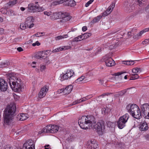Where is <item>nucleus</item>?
Listing matches in <instances>:
<instances>
[{
  "label": "nucleus",
  "instance_id": "obj_1",
  "mask_svg": "<svg viewBox=\"0 0 149 149\" xmlns=\"http://www.w3.org/2000/svg\"><path fill=\"white\" fill-rule=\"evenodd\" d=\"M80 127L84 130L91 128L96 131L99 134L102 135L105 130L104 122L103 120L97 122L95 117L92 115L83 116L78 121Z\"/></svg>",
  "mask_w": 149,
  "mask_h": 149
},
{
  "label": "nucleus",
  "instance_id": "obj_2",
  "mask_svg": "<svg viewBox=\"0 0 149 149\" xmlns=\"http://www.w3.org/2000/svg\"><path fill=\"white\" fill-rule=\"evenodd\" d=\"M7 75L9 84L12 90L15 91H21L23 84L19 77H17L16 74L14 75L9 73L7 74Z\"/></svg>",
  "mask_w": 149,
  "mask_h": 149
},
{
  "label": "nucleus",
  "instance_id": "obj_3",
  "mask_svg": "<svg viewBox=\"0 0 149 149\" xmlns=\"http://www.w3.org/2000/svg\"><path fill=\"white\" fill-rule=\"evenodd\" d=\"M16 107L15 104H13L7 106L4 111V122L7 125L11 123L15 114Z\"/></svg>",
  "mask_w": 149,
  "mask_h": 149
},
{
  "label": "nucleus",
  "instance_id": "obj_4",
  "mask_svg": "<svg viewBox=\"0 0 149 149\" xmlns=\"http://www.w3.org/2000/svg\"><path fill=\"white\" fill-rule=\"evenodd\" d=\"M141 111L138 107V109L135 111L134 114L132 115L134 118L139 119L143 115L144 117L149 119V105L148 104H143L141 107Z\"/></svg>",
  "mask_w": 149,
  "mask_h": 149
},
{
  "label": "nucleus",
  "instance_id": "obj_5",
  "mask_svg": "<svg viewBox=\"0 0 149 149\" xmlns=\"http://www.w3.org/2000/svg\"><path fill=\"white\" fill-rule=\"evenodd\" d=\"M53 16L54 17V19H64L65 18L71 19L72 18V16L69 13L62 12L54 13Z\"/></svg>",
  "mask_w": 149,
  "mask_h": 149
},
{
  "label": "nucleus",
  "instance_id": "obj_6",
  "mask_svg": "<svg viewBox=\"0 0 149 149\" xmlns=\"http://www.w3.org/2000/svg\"><path fill=\"white\" fill-rule=\"evenodd\" d=\"M106 65L108 67H112L114 66L115 62L111 57H109L107 55L105 56L103 58Z\"/></svg>",
  "mask_w": 149,
  "mask_h": 149
},
{
  "label": "nucleus",
  "instance_id": "obj_7",
  "mask_svg": "<svg viewBox=\"0 0 149 149\" xmlns=\"http://www.w3.org/2000/svg\"><path fill=\"white\" fill-rule=\"evenodd\" d=\"M28 9L31 12H40L43 10V8L39 7L38 6H36L33 3H31L29 5L28 7Z\"/></svg>",
  "mask_w": 149,
  "mask_h": 149
},
{
  "label": "nucleus",
  "instance_id": "obj_8",
  "mask_svg": "<svg viewBox=\"0 0 149 149\" xmlns=\"http://www.w3.org/2000/svg\"><path fill=\"white\" fill-rule=\"evenodd\" d=\"M126 109L132 115L134 114L135 111L138 109V107L135 104H129L127 106Z\"/></svg>",
  "mask_w": 149,
  "mask_h": 149
},
{
  "label": "nucleus",
  "instance_id": "obj_9",
  "mask_svg": "<svg viewBox=\"0 0 149 149\" xmlns=\"http://www.w3.org/2000/svg\"><path fill=\"white\" fill-rule=\"evenodd\" d=\"M8 87L7 82L3 79H0V90L5 92L7 90Z\"/></svg>",
  "mask_w": 149,
  "mask_h": 149
},
{
  "label": "nucleus",
  "instance_id": "obj_10",
  "mask_svg": "<svg viewBox=\"0 0 149 149\" xmlns=\"http://www.w3.org/2000/svg\"><path fill=\"white\" fill-rule=\"evenodd\" d=\"M88 149H97V146H98L96 141L94 140L88 141Z\"/></svg>",
  "mask_w": 149,
  "mask_h": 149
},
{
  "label": "nucleus",
  "instance_id": "obj_11",
  "mask_svg": "<svg viewBox=\"0 0 149 149\" xmlns=\"http://www.w3.org/2000/svg\"><path fill=\"white\" fill-rule=\"evenodd\" d=\"M63 5L70 7H74L76 5L75 1L74 0H63Z\"/></svg>",
  "mask_w": 149,
  "mask_h": 149
},
{
  "label": "nucleus",
  "instance_id": "obj_12",
  "mask_svg": "<svg viewBox=\"0 0 149 149\" xmlns=\"http://www.w3.org/2000/svg\"><path fill=\"white\" fill-rule=\"evenodd\" d=\"M72 88V86L71 85H70L65 88L61 89L60 91H62V92H63L64 93V94L66 95L71 93Z\"/></svg>",
  "mask_w": 149,
  "mask_h": 149
},
{
  "label": "nucleus",
  "instance_id": "obj_13",
  "mask_svg": "<svg viewBox=\"0 0 149 149\" xmlns=\"http://www.w3.org/2000/svg\"><path fill=\"white\" fill-rule=\"evenodd\" d=\"M49 133H54L57 132L59 129V127L56 125H49Z\"/></svg>",
  "mask_w": 149,
  "mask_h": 149
},
{
  "label": "nucleus",
  "instance_id": "obj_14",
  "mask_svg": "<svg viewBox=\"0 0 149 149\" xmlns=\"http://www.w3.org/2000/svg\"><path fill=\"white\" fill-rule=\"evenodd\" d=\"M139 127L140 129L143 131H146L148 128L147 124L144 121L141 122Z\"/></svg>",
  "mask_w": 149,
  "mask_h": 149
},
{
  "label": "nucleus",
  "instance_id": "obj_15",
  "mask_svg": "<svg viewBox=\"0 0 149 149\" xmlns=\"http://www.w3.org/2000/svg\"><path fill=\"white\" fill-rule=\"evenodd\" d=\"M9 8L5 5L4 8H1L0 10V11L2 14H5L7 15H12L10 13L9 14Z\"/></svg>",
  "mask_w": 149,
  "mask_h": 149
},
{
  "label": "nucleus",
  "instance_id": "obj_16",
  "mask_svg": "<svg viewBox=\"0 0 149 149\" xmlns=\"http://www.w3.org/2000/svg\"><path fill=\"white\" fill-rule=\"evenodd\" d=\"M129 118V115L128 114L126 113L122 116L120 117L119 120L122 121L125 123L127 122Z\"/></svg>",
  "mask_w": 149,
  "mask_h": 149
},
{
  "label": "nucleus",
  "instance_id": "obj_17",
  "mask_svg": "<svg viewBox=\"0 0 149 149\" xmlns=\"http://www.w3.org/2000/svg\"><path fill=\"white\" fill-rule=\"evenodd\" d=\"M125 124L126 123L118 119L117 121V125L119 128L122 129L125 126Z\"/></svg>",
  "mask_w": 149,
  "mask_h": 149
},
{
  "label": "nucleus",
  "instance_id": "obj_18",
  "mask_svg": "<svg viewBox=\"0 0 149 149\" xmlns=\"http://www.w3.org/2000/svg\"><path fill=\"white\" fill-rule=\"evenodd\" d=\"M115 5V2H112L110 6L106 10L108 13V14H110L112 11V9L114 8Z\"/></svg>",
  "mask_w": 149,
  "mask_h": 149
},
{
  "label": "nucleus",
  "instance_id": "obj_19",
  "mask_svg": "<svg viewBox=\"0 0 149 149\" xmlns=\"http://www.w3.org/2000/svg\"><path fill=\"white\" fill-rule=\"evenodd\" d=\"M129 89V88H128L127 89H124L121 91L118 92L115 95V96L116 97H118L119 96H122L123 95L127 92V90Z\"/></svg>",
  "mask_w": 149,
  "mask_h": 149
},
{
  "label": "nucleus",
  "instance_id": "obj_20",
  "mask_svg": "<svg viewBox=\"0 0 149 149\" xmlns=\"http://www.w3.org/2000/svg\"><path fill=\"white\" fill-rule=\"evenodd\" d=\"M109 14L106 11L101 13L100 15L97 16L95 19H101L103 17L107 16Z\"/></svg>",
  "mask_w": 149,
  "mask_h": 149
},
{
  "label": "nucleus",
  "instance_id": "obj_21",
  "mask_svg": "<svg viewBox=\"0 0 149 149\" xmlns=\"http://www.w3.org/2000/svg\"><path fill=\"white\" fill-rule=\"evenodd\" d=\"M10 65V63L8 61H6V62H1L0 63V68H2L7 67Z\"/></svg>",
  "mask_w": 149,
  "mask_h": 149
},
{
  "label": "nucleus",
  "instance_id": "obj_22",
  "mask_svg": "<svg viewBox=\"0 0 149 149\" xmlns=\"http://www.w3.org/2000/svg\"><path fill=\"white\" fill-rule=\"evenodd\" d=\"M36 58H42V59L45 58V56L43 54L42 52H38L36 56Z\"/></svg>",
  "mask_w": 149,
  "mask_h": 149
},
{
  "label": "nucleus",
  "instance_id": "obj_23",
  "mask_svg": "<svg viewBox=\"0 0 149 149\" xmlns=\"http://www.w3.org/2000/svg\"><path fill=\"white\" fill-rule=\"evenodd\" d=\"M70 78L74 74L73 71L72 70H68L66 73Z\"/></svg>",
  "mask_w": 149,
  "mask_h": 149
},
{
  "label": "nucleus",
  "instance_id": "obj_24",
  "mask_svg": "<svg viewBox=\"0 0 149 149\" xmlns=\"http://www.w3.org/2000/svg\"><path fill=\"white\" fill-rule=\"evenodd\" d=\"M63 0L55 1L52 2V4L53 6H56L61 4L63 3Z\"/></svg>",
  "mask_w": 149,
  "mask_h": 149
},
{
  "label": "nucleus",
  "instance_id": "obj_25",
  "mask_svg": "<svg viewBox=\"0 0 149 149\" xmlns=\"http://www.w3.org/2000/svg\"><path fill=\"white\" fill-rule=\"evenodd\" d=\"M92 34L90 33H86L82 34L83 36L82 39H85L90 37Z\"/></svg>",
  "mask_w": 149,
  "mask_h": 149
},
{
  "label": "nucleus",
  "instance_id": "obj_26",
  "mask_svg": "<svg viewBox=\"0 0 149 149\" xmlns=\"http://www.w3.org/2000/svg\"><path fill=\"white\" fill-rule=\"evenodd\" d=\"M49 125H47V126H46V127L43 128L42 130V132L45 133L48 132L49 133Z\"/></svg>",
  "mask_w": 149,
  "mask_h": 149
},
{
  "label": "nucleus",
  "instance_id": "obj_27",
  "mask_svg": "<svg viewBox=\"0 0 149 149\" xmlns=\"http://www.w3.org/2000/svg\"><path fill=\"white\" fill-rule=\"evenodd\" d=\"M70 79V78L68 76V75L66 73L62 76L61 78V81H63L65 80L68 79Z\"/></svg>",
  "mask_w": 149,
  "mask_h": 149
},
{
  "label": "nucleus",
  "instance_id": "obj_28",
  "mask_svg": "<svg viewBox=\"0 0 149 149\" xmlns=\"http://www.w3.org/2000/svg\"><path fill=\"white\" fill-rule=\"evenodd\" d=\"M139 78V76L137 74H134L132 75L131 76L130 80H135L138 79Z\"/></svg>",
  "mask_w": 149,
  "mask_h": 149
},
{
  "label": "nucleus",
  "instance_id": "obj_29",
  "mask_svg": "<svg viewBox=\"0 0 149 149\" xmlns=\"http://www.w3.org/2000/svg\"><path fill=\"white\" fill-rule=\"evenodd\" d=\"M102 113L103 114L104 113V114L107 113L110 111V109H109L108 107H106V108H102Z\"/></svg>",
  "mask_w": 149,
  "mask_h": 149
},
{
  "label": "nucleus",
  "instance_id": "obj_30",
  "mask_svg": "<svg viewBox=\"0 0 149 149\" xmlns=\"http://www.w3.org/2000/svg\"><path fill=\"white\" fill-rule=\"evenodd\" d=\"M21 118L19 119L20 120H26L28 118L26 116V115H27L26 114H21Z\"/></svg>",
  "mask_w": 149,
  "mask_h": 149
},
{
  "label": "nucleus",
  "instance_id": "obj_31",
  "mask_svg": "<svg viewBox=\"0 0 149 149\" xmlns=\"http://www.w3.org/2000/svg\"><path fill=\"white\" fill-rule=\"evenodd\" d=\"M137 4L138 5L140 6H142L143 5L144 2L145 1L144 0H137Z\"/></svg>",
  "mask_w": 149,
  "mask_h": 149
},
{
  "label": "nucleus",
  "instance_id": "obj_32",
  "mask_svg": "<svg viewBox=\"0 0 149 149\" xmlns=\"http://www.w3.org/2000/svg\"><path fill=\"white\" fill-rule=\"evenodd\" d=\"M27 27V24L25 22L24 23H21L20 24V28L22 30L25 29Z\"/></svg>",
  "mask_w": 149,
  "mask_h": 149
},
{
  "label": "nucleus",
  "instance_id": "obj_33",
  "mask_svg": "<svg viewBox=\"0 0 149 149\" xmlns=\"http://www.w3.org/2000/svg\"><path fill=\"white\" fill-rule=\"evenodd\" d=\"M48 91V89L47 88L46 86L43 87L41 88V91L40 92H41L42 93H44L46 94L47 92Z\"/></svg>",
  "mask_w": 149,
  "mask_h": 149
},
{
  "label": "nucleus",
  "instance_id": "obj_34",
  "mask_svg": "<svg viewBox=\"0 0 149 149\" xmlns=\"http://www.w3.org/2000/svg\"><path fill=\"white\" fill-rule=\"evenodd\" d=\"M85 78V77L84 76H82L81 77L78 78L75 81L76 83H77L79 81H82Z\"/></svg>",
  "mask_w": 149,
  "mask_h": 149
},
{
  "label": "nucleus",
  "instance_id": "obj_35",
  "mask_svg": "<svg viewBox=\"0 0 149 149\" xmlns=\"http://www.w3.org/2000/svg\"><path fill=\"white\" fill-rule=\"evenodd\" d=\"M29 21H26L25 22V23L27 24V27H28L29 28H31L33 27L34 26V24L33 23L31 24V22H28Z\"/></svg>",
  "mask_w": 149,
  "mask_h": 149
},
{
  "label": "nucleus",
  "instance_id": "obj_36",
  "mask_svg": "<svg viewBox=\"0 0 149 149\" xmlns=\"http://www.w3.org/2000/svg\"><path fill=\"white\" fill-rule=\"evenodd\" d=\"M43 59H44V62L46 64L48 65L51 63V62L49 60V58L47 56H45V58Z\"/></svg>",
  "mask_w": 149,
  "mask_h": 149
},
{
  "label": "nucleus",
  "instance_id": "obj_37",
  "mask_svg": "<svg viewBox=\"0 0 149 149\" xmlns=\"http://www.w3.org/2000/svg\"><path fill=\"white\" fill-rule=\"evenodd\" d=\"M62 49V47H60L55 49L53 50L52 51V52L53 53H56L57 52H60V51L63 50Z\"/></svg>",
  "mask_w": 149,
  "mask_h": 149
},
{
  "label": "nucleus",
  "instance_id": "obj_38",
  "mask_svg": "<svg viewBox=\"0 0 149 149\" xmlns=\"http://www.w3.org/2000/svg\"><path fill=\"white\" fill-rule=\"evenodd\" d=\"M81 99L79 100H76L75 101L73 102L72 103V104H70V106H71L73 105L77 104L79 103L82 102H81Z\"/></svg>",
  "mask_w": 149,
  "mask_h": 149
},
{
  "label": "nucleus",
  "instance_id": "obj_39",
  "mask_svg": "<svg viewBox=\"0 0 149 149\" xmlns=\"http://www.w3.org/2000/svg\"><path fill=\"white\" fill-rule=\"evenodd\" d=\"M107 126L109 128L113 127L114 126V124L113 123L109 121L107 123Z\"/></svg>",
  "mask_w": 149,
  "mask_h": 149
},
{
  "label": "nucleus",
  "instance_id": "obj_40",
  "mask_svg": "<svg viewBox=\"0 0 149 149\" xmlns=\"http://www.w3.org/2000/svg\"><path fill=\"white\" fill-rule=\"evenodd\" d=\"M45 93H42L41 92H40L39 94H38V96L40 98H42L45 96L46 95Z\"/></svg>",
  "mask_w": 149,
  "mask_h": 149
},
{
  "label": "nucleus",
  "instance_id": "obj_41",
  "mask_svg": "<svg viewBox=\"0 0 149 149\" xmlns=\"http://www.w3.org/2000/svg\"><path fill=\"white\" fill-rule=\"evenodd\" d=\"M126 73V72H123V71H122L121 72H116V73H115L113 74V75H115V76H120V75H121V74L124 73Z\"/></svg>",
  "mask_w": 149,
  "mask_h": 149
},
{
  "label": "nucleus",
  "instance_id": "obj_42",
  "mask_svg": "<svg viewBox=\"0 0 149 149\" xmlns=\"http://www.w3.org/2000/svg\"><path fill=\"white\" fill-rule=\"evenodd\" d=\"M71 47L69 46H64L62 47V49L63 50H65L69 49H71Z\"/></svg>",
  "mask_w": 149,
  "mask_h": 149
},
{
  "label": "nucleus",
  "instance_id": "obj_43",
  "mask_svg": "<svg viewBox=\"0 0 149 149\" xmlns=\"http://www.w3.org/2000/svg\"><path fill=\"white\" fill-rule=\"evenodd\" d=\"M59 20L58 21V22H60L61 24L64 22H66L68 21L69 20H70V19H59Z\"/></svg>",
  "mask_w": 149,
  "mask_h": 149
},
{
  "label": "nucleus",
  "instance_id": "obj_44",
  "mask_svg": "<svg viewBox=\"0 0 149 149\" xmlns=\"http://www.w3.org/2000/svg\"><path fill=\"white\" fill-rule=\"evenodd\" d=\"M100 19H93V20L90 22L91 25H93L94 23L98 22Z\"/></svg>",
  "mask_w": 149,
  "mask_h": 149
},
{
  "label": "nucleus",
  "instance_id": "obj_45",
  "mask_svg": "<svg viewBox=\"0 0 149 149\" xmlns=\"http://www.w3.org/2000/svg\"><path fill=\"white\" fill-rule=\"evenodd\" d=\"M138 68H133L132 70V72L133 73H137L139 72V71H138Z\"/></svg>",
  "mask_w": 149,
  "mask_h": 149
},
{
  "label": "nucleus",
  "instance_id": "obj_46",
  "mask_svg": "<svg viewBox=\"0 0 149 149\" xmlns=\"http://www.w3.org/2000/svg\"><path fill=\"white\" fill-rule=\"evenodd\" d=\"M40 45V43L38 41H36L35 43H33L32 44L33 46H35L36 45L39 46Z\"/></svg>",
  "mask_w": 149,
  "mask_h": 149
},
{
  "label": "nucleus",
  "instance_id": "obj_47",
  "mask_svg": "<svg viewBox=\"0 0 149 149\" xmlns=\"http://www.w3.org/2000/svg\"><path fill=\"white\" fill-rule=\"evenodd\" d=\"M44 15H46L47 16H49L52 14V12H47L45 11L44 12Z\"/></svg>",
  "mask_w": 149,
  "mask_h": 149
},
{
  "label": "nucleus",
  "instance_id": "obj_48",
  "mask_svg": "<svg viewBox=\"0 0 149 149\" xmlns=\"http://www.w3.org/2000/svg\"><path fill=\"white\" fill-rule=\"evenodd\" d=\"M5 5L7 6V7L8 8L9 7V6H12L13 5L11 1L9 2L6 4H5Z\"/></svg>",
  "mask_w": 149,
  "mask_h": 149
},
{
  "label": "nucleus",
  "instance_id": "obj_49",
  "mask_svg": "<svg viewBox=\"0 0 149 149\" xmlns=\"http://www.w3.org/2000/svg\"><path fill=\"white\" fill-rule=\"evenodd\" d=\"M80 41H81V40L79 39L78 36L74 38L72 40V41L73 42H77Z\"/></svg>",
  "mask_w": 149,
  "mask_h": 149
},
{
  "label": "nucleus",
  "instance_id": "obj_50",
  "mask_svg": "<svg viewBox=\"0 0 149 149\" xmlns=\"http://www.w3.org/2000/svg\"><path fill=\"white\" fill-rule=\"evenodd\" d=\"M8 13L9 14L10 13L12 15H8V16H13L15 15L14 12L12 10H10L9 9Z\"/></svg>",
  "mask_w": 149,
  "mask_h": 149
},
{
  "label": "nucleus",
  "instance_id": "obj_51",
  "mask_svg": "<svg viewBox=\"0 0 149 149\" xmlns=\"http://www.w3.org/2000/svg\"><path fill=\"white\" fill-rule=\"evenodd\" d=\"M46 68V66L44 65H40V70L41 71H42L43 70L45 69Z\"/></svg>",
  "mask_w": 149,
  "mask_h": 149
},
{
  "label": "nucleus",
  "instance_id": "obj_52",
  "mask_svg": "<svg viewBox=\"0 0 149 149\" xmlns=\"http://www.w3.org/2000/svg\"><path fill=\"white\" fill-rule=\"evenodd\" d=\"M125 62H126V65H134V63H132V64H130V61H125Z\"/></svg>",
  "mask_w": 149,
  "mask_h": 149
},
{
  "label": "nucleus",
  "instance_id": "obj_53",
  "mask_svg": "<svg viewBox=\"0 0 149 149\" xmlns=\"http://www.w3.org/2000/svg\"><path fill=\"white\" fill-rule=\"evenodd\" d=\"M135 7L134 5V4L130 6V8H129V10H130V11H132L134 9Z\"/></svg>",
  "mask_w": 149,
  "mask_h": 149
},
{
  "label": "nucleus",
  "instance_id": "obj_54",
  "mask_svg": "<svg viewBox=\"0 0 149 149\" xmlns=\"http://www.w3.org/2000/svg\"><path fill=\"white\" fill-rule=\"evenodd\" d=\"M4 149H13V148L10 145H6L5 146Z\"/></svg>",
  "mask_w": 149,
  "mask_h": 149
},
{
  "label": "nucleus",
  "instance_id": "obj_55",
  "mask_svg": "<svg viewBox=\"0 0 149 149\" xmlns=\"http://www.w3.org/2000/svg\"><path fill=\"white\" fill-rule=\"evenodd\" d=\"M143 31H143V30L140 31L138 34L136 35L137 37H138L139 36H141L143 33H144Z\"/></svg>",
  "mask_w": 149,
  "mask_h": 149
},
{
  "label": "nucleus",
  "instance_id": "obj_56",
  "mask_svg": "<svg viewBox=\"0 0 149 149\" xmlns=\"http://www.w3.org/2000/svg\"><path fill=\"white\" fill-rule=\"evenodd\" d=\"M63 38V37L61 36H58L55 37V39L56 40H58Z\"/></svg>",
  "mask_w": 149,
  "mask_h": 149
},
{
  "label": "nucleus",
  "instance_id": "obj_57",
  "mask_svg": "<svg viewBox=\"0 0 149 149\" xmlns=\"http://www.w3.org/2000/svg\"><path fill=\"white\" fill-rule=\"evenodd\" d=\"M149 42L148 39H145L142 42V44H145Z\"/></svg>",
  "mask_w": 149,
  "mask_h": 149
},
{
  "label": "nucleus",
  "instance_id": "obj_58",
  "mask_svg": "<svg viewBox=\"0 0 149 149\" xmlns=\"http://www.w3.org/2000/svg\"><path fill=\"white\" fill-rule=\"evenodd\" d=\"M119 30H120L119 29H117L116 30H114L111 32V33L112 34H115L116 33H118Z\"/></svg>",
  "mask_w": 149,
  "mask_h": 149
},
{
  "label": "nucleus",
  "instance_id": "obj_59",
  "mask_svg": "<svg viewBox=\"0 0 149 149\" xmlns=\"http://www.w3.org/2000/svg\"><path fill=\"white\" fill-rule=\"evenodd\" d=\"M111 93H104L102 94L100 96H104L107 95L108 96V95H110V94H111Z\"/></svg>",
  "mask_w": 149,
  "mask_h": 149
},
{
  "label": "nucleus",
  "instance_id": "obj_60",
  "mask_svg": "<svg viewBox=\"0 0 149 149\" xmlns=\"http://www.w3.org/2000/svg\"><path fill=\"white\" fill-rule=\"evenodd\" d=\"M21 114H19L17 116L16 118V120H20L19 119L21 118Z\"/></svg>",
  "mask_w": 149,
  "mask_h": 149
},
{
  "label": "nucleus",
  "instance_id": "obj_61",
  "mask_svg": "<svg viewBox=\"0 0 149 149\" xmlns=\"http://www.w3.org/2000/svg\"><path fill=\"white\" fill-rule=\"evenodd\" d=\"M82 30L83 31H86L87 29V28L86 26H84L83 27L82 29Z\"/></svg>",
  "mask_w": 149,
  "mask_h": 149
},
{
  "label": "nucleus",
  "instance_id": "obj_62",
  "mask_svg": "<svg viewBox=\"0 0 149 149\" xmlns=\"http://www.w3.org/2000/svg\"><path fill=\"white\" fill-rule=\"evenodd\" d=\"M17 51L19 52L22 51L23 50V49H22V48L20 47L17 48Z\"/></svg>",
  "mask_w": 149,
  "mask_h": 149
},
{
  "label": "nucleus",
  "instance_id": "obj_63",
  "mask_svg": "<svg viewBox=\"0 0 149 149\" xmlns=\"http://www.w3.org/2000/svg\"><path fill=\"white\" fill-rule=\"evenodd\" d=\"M146 10L147 12L149 13V4L146 7Z\"/></svg>",
  "mask_w": 149,
  "mask_h": 149
},
{
  "label": "nucleus",
  "instance_id": "obj_64",
  "mask_svg": "<svg viewBox=\"0 0 149 149\" xmlns=\"http://www.w3.org/2000/svg\"><path fill=\"white\" fill-rule=\"evenodd\" d=\"M143 31H144V32H146L147 31H149V28H146L144 29L143 30Z\"/></svg>",
  "mask_w": 149,
  "mask_h": 149
}]
</instances>
